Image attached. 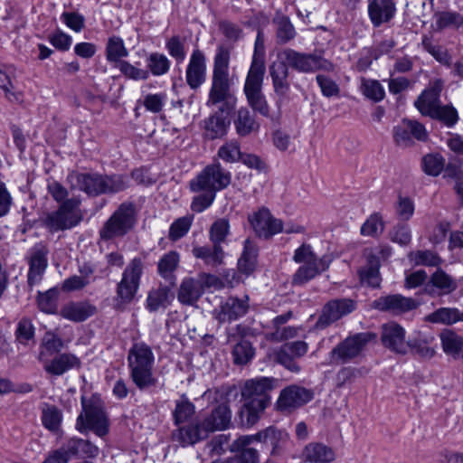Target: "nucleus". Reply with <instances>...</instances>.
<instances>
[{"mask_svg":"<svg viewBox=\"0 0 463 463\" xmlns=\"http://www.w3.org/2000/svg\"><path fill=\"white\" fill-rule=\"evenodd\" d=\"M265 71V63L256 61H251L243 88L245 94L260 91L262 90Z\"/></svg>","mask_w":463,"mask_h":463,"instance_id":"c9c22d12","label":"nucleus"},{"mask_svg":"<svg viewBox=\"0 0 463 463\" xmlns=\"http://www.w3.org/2000/svg\"><path fill=\"white\" fill-rule=\"evenodd\" d=\"M65 443L71 457L78 456L93 458L99 455V448L89 440L80 438H71Z\"/></svg>","mask_w":463,"mask_h":463,"instance_id":"58836bf2","label":"nucleus"},{"mask_svg":"<svg viewBox=\"0 0 463 463\" xmlns=\"http://www.w3.org/2000/svg\"><path fill=\"white\" fill-rule=\"evenodd\" d=\"M392 135L395 144L402 147L412 146L414 139L426 141L428 138V132L421 123L407 118L393 127Z\"/></svg>","mask_w":463,"mask_h":463,"instance_id":"4468645a","label":"nucleus"},{"mask_svg":"<svg viewBox=\"0 0 463 463\" xmlns=\"http://www.w3.org/2000/svg\"><path fill=\"white\" fill-rule=\"evenodd\" d=\"M419 303L411 298L400 294L383 296L372 303V307L380 311L390 312L394 315L403 314L405 312L417 308Z\"/></svg>","mask_w":463,"mask_h":463,"instance_id":"4be33fe9","label":"nucleus"},{"mask_svg":"<svg viewBox=\"0 0 463 463\" xmlns=\"http://www.w3.org/2000/svg\"><path fill=\"white\" fill-rule=\"evenodd\" d=\"M232 354L234 364L243 365L253 358L254 349L250 341L241 339L234 345Z\"/></svg>","mask_w":463,"mask_h":463,"instance_id":"603ef678","label":"nucleus"},{"mask_svg":"<svg viewBox=\"0 0 463 463\" xmlns=\"http://www.w3.org/2000/svg\"><path fill=\"white\" fill-rule=\"evenodd\" d=\"M97 312V307L87 301L71 302L65 305L61 310L62 317L73 321L82 322L92 317Z\"/></svg>","mask_w":463,"mask_h":463,"instance_id":"cd10ccee","label":"nucleus"},{"mask_svg":"<svg viewBox=\"0 0 463 463\" xmlns=\"http://www.w3.org/2000/svg\"><path fill=\"white\" fill-rule=\"evenodd\" d=\"M143 273V262L140 259H133L122 273L121 280L117 285V300L121 304H128L135 298Z\"/></svg>","mask_w":463,"mask_h":463,"instance_id":"ddd939ff","label":"nucleus"},{"mask_svg":"<svg viewBox=\"0 0 463 463\" xmlns=\"http://www.w3.org/2000/svg\"><path fill=\"white\" fill-rule=\"evenodd\" d=\"M424 321L431 324L452 326L463 322V312L457 307H439L424 317Z\"/></svg>","mask_w":463,"mask_h":463,"instance_id":"72a5a7b5","label":"nucleus"},{"mask_svg":"<svg viewBox=\"0 0 463 463\" xmlns=\"http://www.w3.org/2000/svg\"><path fill=\"white\" fill-rule=\"evenodd\" d=\"M232 423V411L227 402L216 406L202 421L179 427L173 431L174 441L186 447L206 439L211 432L226 430Z\"/></svg>","mask_w":463,"mask_h":463,"instance_id":"20e7f679","label":"nucleus"},{"mask_svg":"<svg viewBox=\"0 0 463 463\" xmlns=\"http://www.w3.org/2000/svg\"><path fill=\"white\" fill-rule=\"evenodd\" d=\"M137 211L132 203H123L99 231L100 240L108 241L127 235L136 225Z\"/></svg>","mask_w":463,"mask_h":463,"instance_id":"1a4fd4ad","label":"nucleus"},{"mask_svg":"<svg viewBox=\"0 0 463 463\" xmlns=\"http://www.w3.org/2000/svg\"><path fill=\"white\" fill-rule=\"evenodd\" d=\"M165 49L169 55L176 61L182 63L186 57L185 40L179 35H174L165 42Z\"/></svg>","mask_w":463,"mask_h":463,"instance_id":"864d4df0","label":"nucleus"},{"mask_svg":"<svg viewBox=\"0 0 463 463\" xmlns=\"http://www.w3.org/2000/svg\"><path fill=\"white\" fill-rule=\"evenodd\" d=\"M396 13L392 0H371L368 4V15L374 27L389 23Z\"/></svg>","mask_w":463,"mask_h":463,"instance_id":"bb28decb","label":"nucleus"},{"mask_svg":"<svg viewBox=\"0 0 463 463\" xmlns=\"http://www.w3.org/2000/svg\"><path fill=\"white\" fill-rule=\"evenodd\" d=\"M249 221L260 238L269 239L283 232L282 221L272 216L268 209H260L249 217Z\"/></svg>","mask_w":463,"mask_h":463,"instance_id":"f3484780","label":"nucleus"},{"mask_svg":"<svg viewBox=\"0 0 463 463\" xmlns=\"http://www.w3.org/2000/svg\"><path fill=\"white\" fill-rule=\"evenodd\" d=\"M313 399V392L298 385L284 388L277 401V408L280 411H291Z\"/></svg>","mask_w":463,"mask_h":463,"instance_id":"a211bd4d","label":"nucleus"},{"mask_svg":"<svg viewBox=\"0 0 463 463\" xmlns=\"http://www.w3.org/2000/svg\"><path fill=\"white\" fill-rule=\"evenodd\" d=\"M292 259L296 263L300 264L292 276L291 283L293 286L307 284L327 270L332 261L331 258L326 255L317 257L311 245L307 243H303L295 250Z\"/></svg>","mask_w":463,"mask_h":463,"instance_id":"0eeeda50","label":"nucleus"},{"mask_svg":"<svg viewBox=\"0 0 463 463\" xmlns=\"http://www.w3.org/2000/svg\"><path fill=\"white\" fill-rule=\"evenodd\" d=\"M16 340L22 345H27L34 337V326L29 318H22L15 330Z\"/></svg>","mask_w":463,"mask_h":463,"instance_id":"338daca9","label":"nucleus"},{"mask_svg":"<svg viewBox=\"0 0 463 463\" xmlns=\"http://www.w3.org/2000/svg\"><path fill=\"white\" fill-rule=\"evenodd\" d=\"M249 309V298L230 297L213 311V317L220 323L232 322L243 317Z\"/></svg>","mask_w":463,"mask_h":463,"instance_id":"6ab92c4d","label":"nucleus"},{"mask_svg":"<svg viewBox=\"0 0 463 463\" xmlns=\"http://www.w3.org/2000/svg\"><path fill=\"white\" fill-rule=\"evenodd\" d=\"M106 59L109 62L117 63V65L128 55V51L125 46L122 38L117 35L110 36L106 44Z\"/></svg>","mask_w":463,"mask_h":463,"instance_id":"ea45409f","label":"nucleus"},{"mask_svg":"<svg viewBox=\"0 0 463 463\" xmlns=\"http://www.w3.org/2000/svg\"><path fill=\"white\" fill-rule=\"evenodd\" d=\"M354 302L347 298L328 301L322 308L321 314L315 325L317 329H325L342 317L354 310Z\"/></svg>","mask_w":463,"mask_h":463,"instance_id":"dca6fc26","label":"nucleus"},{"mask_svg":"<svg viewBox=\"0 0 463 463\" xmlns=\"http://www.w3.org/2000/svg\"><path fill=\"white\" fill-rule=\"evenodd\" d=\"M155 355L145 343H135L128 351V364L130 378L139 390L155 387L157 383L153 373Z\"/></svg>","mask_w":463,"mask_h":463,"instance_id":"39448f33","label":"nucleus"},{"mask_svg":"<svg viewBox=\"0 0 463 463\" xmlns=\"http://www.w3.org/2000/svg\"><path fill=\"white\" fill-rule=\"evenodd\" d=\"M62 420L61 411L54 405L46 404L42 411L43 425L50 431H57Z\"/></svg>","mask_w":463,"mask_h":463,"instance_id":"8fccbe9b","label":"nucleus"},{"mask_svg":"<svg viewBox=\"0 0 463 463\" xmlns=\"http://www.w3.org/2000/svg\"><path fill=\"white\" fill-rule=\"evenodd\" d=\"M409 258L416 265L437 267L442 262L441 259L431 250L412 251L409 254Z\"/></svg>","mask_w":463,"mask_h":463,"instance_id":"bf43d9fd","label":"nucleus"},{"mask_svg":"<svg viewBox=\"0 0 463 463\" xmlns=\"http://www.w3.org/2000/svg\"><path fill=\"white\" fill-rule=\"evenodd\" d=\"M117 66L120 72L128 79L146 80L149 78V71L147 70L139 69L128 61H121Z\"/></svg>","mask_w":463,"mask_h":463,"instance_id":"e2e57ef3","label":"nucleus"},{"mask_svg":"<svg viewBox=\"0 0 463 463\" xmlns=\"http://www.w3.org/2000/svg\"><path fill=\"white\" fill-rule=\"evenodd\" d=\"M367 264L360 270V279L363 283L376 288L380 285V260L376 254H366Z\"/></svg>","mask_w":463,"mask_h":463,"instance_id":"4c0bfd02","label":"nucleus"},{"mask_svg":"<svg viewBox=\"0 0 463 463\" xmlns=\"http://www.w3.org/2000/svg\"><path fill=\"white\" fill-rule=\"evenodd\" d=\"M244 436H240L232 441V452L237 453L233 458L238 463H260V454L256 449L248 448L250 444H240Z\"/></svg>","mask_w":463,"mask_h":463,"instance_id":"a19ab883","label":"nucleus"},{"mask_svg":"<svg viewBox=\"0 0 463 463\" xmlns=\"http://www.w3.org/2000/svg\"><path fill=\"white\" fill-rule=\"evenodd\" d=\"M434 19L437 31H442L446 28H458L463 25V16L458 12H438L434 14Z\"/></svg>","mask_w":463,"mask_h":463,"instance_id":"49530a36","label":"nucleus"},{"mask_svg":"<svg viewBox=\"0 0 463 463\" xmlns=\"http://www.w3.org/2000/svg\"><path fill=\"white\" fill-rule=\"evenodd\" d=\"M171 292L167 287H159L152 289L146 298V307L149 311L155 312L159 308H165L171 302Z\"/></svg>","mask_w":463,"mask_h":463,"instance_id":"37998d69","label":"nucleus"},{"mask_svg":"<svg viewBox=\"0 0 463 463\" xmlns=\"http://www.w3.org/2000/svg\"><path fill=\"white\" fill-rule=\"evenodd\" d=\"M199 193L201 194L194 196L191 203V210L195 213H202L209 208L216 197V194L208 190H203Z\"/></svg>","mask_w":463,"mask_h":463,"instance_id":"774afa93","label":"nucleus"},{"mask_svg":"<svg viewBox=\"0 0 463 463\" xmlns=\"http://www.w3.org/2000/svg\"><path fill=\"white\" fill-rule=\"evenodd\" d=\"M444 163L443 156L439 154H429L422 158L423 170L429 175H439L444 168Z\"/></svg>","mask_w":463,"mask_h":463,"instance_id":"052dcab7","label":"nucleus"},{"mask_svg":"<svg viewBox=\"0 0 463 463\" xmlns=\"http://www.w3.org/2000/svg\"><path fill=\"white\" fill-rule=\"evenodd\" d=\"M192 222V216H184L175 220L170 226L169 239L175 241L184 237L189 232Z\"/></svg>","mask_w":463,"mask_h":463,"instance_id":"13d9d810","label":"nucleus"},{"mask_svg":"<svg viewBox=\"0 0 463 463\" xmlns=\"http://www.w3.org/2000/svg\"><path fill=\"white\" fill-rule=\"evenodd\" d=\"M381 339L386 348L397 354H407L408 344L405 341V330L397 323L390 322L383 325Z\"/></svg>","mask_w":463,"mask_h":463,"instance_id":"5701e85b","label":"nucleus"},{"mask_svg":"<svg viewBox=\"0 0 463 463\" xmlns=\"http://www.w3.org/2000/svg\"><path fill=\"white\" fill-rule=\"evenodd\" d=\"M288 439V434L285 430L269 426L256 434L245 435L244 438L241 439L240 444H251L254 441L269 444L271 446V456H279L281 454Z\"/></svg>","mask_w":463,"mask_h":463,"instance_id":"2eb2a0df","label":"nucleus"},{"mask_svg":"<svg viewBox=\"0 0 463 463\" xmlns=\"http://www.w3.org/2000/svg\"><path fill=\"white\" fill-rule=\"evenodd\" d=\"M171 61L163 53L152 52L146 58L147 71L154 76H162L170 70Z\"/></svg>","mask_w":463,"mask_h":463,"instance_id":"09e8293b","label":"nucleus"},{"mask_svg":"<svg viewBox=\"0 0 463 463\" xmlns=\"http://www.w3.org/2000/svg\"><path fill=\"white\" fill-rule=\"evenodd\" d=\"M48 253L47 247L41 243L34 245L30 250L28 257L29 270L27 274L29 286L33 287L41 282L48 266Z\"/></svg>","mask_w":463,"mask_h":463,"instance_id":"aec40b11","label":"nucleus"},{"mask_svg":"<svg viewBox=\"0 0 463 463\" xmlns=\"http://www.w3.org/2000/svg\"><path fill=\"white\" fill-rule=\"evenodd\" d=\"M195 413L194 405L186 398L182 396L175 401V407L173 411L174 421L175 425L187 422Z\"/></svg>","mask_w":463,"mask_h":463,"instance_id":"de8ad7c7","label":"nucleus"},{"mask_svg":"<svg viewBox=\"0 0 463 463\" xmlns=\"http://www.w3.org/2000/svg\"><path fill=\"white\" fill-rule=\"evenodd\" d=\"M232 443L230 434H219L213 437L206 447L211 457L222 456L228 450L232 452Z\"/></svg>","mask_w":463,"mask_h":463,"instance_id":"3c124183","label":"nucleus"},{"mask_svg":"<svg viewBox=\"0 0 463 463\" xmlns=\"http://www.w3.org/2000/svg\"><path fill=\"white\" fill-rule=\"evenodd\" d=\"M229 64L230 51L223 45L218 46L213 59L211 88L205 103L208 108H217V111L202 121L203 135L209 140L226 136L230 121L222 114H229L235 108L236 97L231 90Z\"/></svg>","mask_w":463,"mask_h":463,"instance_id":"f257e3e1","label":"nucleus"},{"mask_svg":"<svg viewBox=\"0 0 463 463\" xmlns=\"http://www.w3.org/2000/svg\"><path fill=\"white\" fill-rule=\"evenodd\" d=\"M289 68L301 73L335 71L334 63L326 59L321 52H301L291 48L283 49L278 53L277 61L269 66L274 91L280 97L287 96L289 91Z\"/></svg>","mask_w":463,"mask_h":463,"instance_id":"f03ea898","label":"nucleus"},{"mask_svg":"<svg viewBox=\"0 0 463 463\" xmlns=\"http://www.w3.org/2000/svg\"><path fill=\"white\" fill-rule=\"evenodd\" d=\"M430 118L442 122L448 128L454 127L458 121V111L452 105H440Z\"/></svg>","mask_w":463,"mask_h":463,"instance_id":"5fc2aeb1","label":"nucleus"},{"mask_svg":"<svg viewBox=\"0 0 463 463\" xmlns=\"http://www.w3.org/2000/svg\"><path fill=\"white\" fill-rule=\"evenodd\" d=\"M443 352L453 358L459 357L463 351V336L452 329H443L439 334Z\"/></svg>","mask_w":463,"mask_h":463,"instance_id":"f704fd0d","label":"nucleus"},{"mask_svg":"<svg viewBox=\"0 0 463 463\" xmlns=\"http://www.w3.org/2000/svg\"><path fill=\"white\" fill-rule=\"evenodd\" d=\"M433 341V337H417L407 341L408 351L411 350L412 353L424 358H431L435 354L434 348L430 346V344Z\"/></svg>","mask_w":463,"mask_h":463,"instance_id":"6e6d98bb","label":"nucleus"},{"mask_svg":"<svg viewBox=\"0 0 463 463\" xmlns=\"http://www.w3.org/2000/svg\"><path fill=\"white\" fill-rule=\"evenodd\" d=\"M373 337L374 335L369 332L357 333L346 337L329 353V364L338 365L354 361L362 354Z\"/></svg>","mask_w":463,"mask_h":463,"instance_id":"f8f14e48","label":"nucleus"},{"mask_svg":"<svg viewBox=\"0 0 463 463\" xmlns=\"http://www.w3.org/2000/svg\"><path fill=\"white\" fill-rule=\"evenodd\" d=\"M192 253L195 259L202 260L206 266L212 268L222 265L225 256L222 247L214 243L212 246H194Z\"/></svg>","mask_w":463,"mask_h":463,"instance_id":"c85d7f7f","label":"nucleus"},{"mask_svg":"<svg viewBox=\"0 0 463 463\" xmlns=\"http://www.w3.org/2000/svg\"><path fill=\"white\" fill-rule=\"evenodd\" d=\"M421 45L423 49L428 52L438 62L447 67L451 66L452 57L445 47L433 43L431 39L427 35H423Z\"/></svg>","mask_w":463,"mask_h":463,"instance_id":"c03bdc74","label":"nucleus"},{"mask_svg":"<svg viewBox=\"0 0 463 463\" xmlns=\"http://www.w3.org/2000/svg\"><path fill=\"white\" fill-rule=\"evenodd\" d=\"M44 351L39 354V360L43 362L45 372L53 376H60L69 370L80 367V360L74 354L63 353L57 354L51 361H44Z\"/></svg>","mask_w":463,"mask_h":463,"instance_id":"393cba45","label":"nucleus"},{"mask_svg":"<svg viewBox=\"0 0 463 463\" xmlns=\"http://www.w3.org/2000/svg\"><path fill=\"white\" fill-rule=\"evenodd\" d=\"M233 125L237 135L241 137L256 133L260 128V124L246 107H241L236 111Z\"/></svg>","mask_w":463,"mask_h":463,"instance_id":"c756f323","label":"nucleus"},{"mask_svg":"<svg viewBox=\"0 0 463 463\" xmlns=\"http://www.w3.org/2000/svg\"><path fill=\"white\" fill-rule=\"evenodd\" d=\"M384 230V222L378 213H374L364 222L361 234L364 236L377 237Z\"/></svg>","mask_w":463,"mask_h":463,"instance_id":"4d7b16f0","label":"nucleus"},{"mask_svg":"<svg viewBox=\"0 0 463 463\" xmlns=\"http://www.w3.org/2000/svg\"><path fill=\"white\" fill-rule=\"evenodd\" d=\"M206 57L199 48L193 50L185 71L187 85L192 90L200 88L206 80Z\"/></svg>","mask_w":463,"mask_h":463,"instance_id":"412c9836","label":"nucleus"},{"mask_svg":"<svg viewBox=\"0 0 463 463\" xmlns=\"http://www.w3.org/2000/svg\"><path fill=\"white\" fill-rule=\"evenodd\" d=\"M248 104L257 113L263 117L269 116V108L262 90L245 94Z\"/></svg>","mask_w":463,"mask_h":463,"instance_id":"680f3d73","label":"nucleus"},{"mask_svg":"<svg viewBox=\"0 0 463 463\" xmlns=\"http://www.w3.org/2000/svg\"><path fill=\"white\" fill-rule=\"evenodd\" d=\"M80 204L81 199L79 196L67 199L55 211L46 213L43 219V226L52 233L78 226L84 218Z\"/></svg>","mask_w":463,"mask_h":463,"instance_id":"6e6552de","label":"nucleus"},{"mask_svg":"<svg viewBox=\"0 0 463 463\" xmlns=\"http://www.w3.org/2000/svg\"><path fill=\"white\" fill-rule=\"evenodd\" d=\"M71 187H77L89 195L114 194L125 190L127 177L120 175H102L99 174L71 173L67 177Z\"/></svg>","mask_w":463,"mask_h":463,"instance_id":"423d86ee","label":"nucleus"},{"mask_svg":"<svg viewBox=\"0 0 463 463\" xmlns=\"http://www.w3.org/2000/svg\"><path fill=\"white\" fill-rule=\"evenodd\" d=\"M232 181V174L224 169L220 162L206 165L194 178L189 182L193 193L208 190L214 194L225 189Z\"/></svg>","mask_w":463,"mask_h":463,"instance_id":"9d476101","label":"nucleus"},{"mask_svg":"<svg viewBox=\"0 0 463 463\" xmlns=\"http://www.w3.org/2000/svg\"><path fill=\"white\" fill-rule=\"evenodd\" d=\"M276 27V39L279 44H285L296 36V30L289 18L280 12H277L272 19Z\"/></svg>","mask_w":463,"mask_h":463,"instance_id":"e433bc0d","label":"nucleus"},{"mask_svg":"<svg viewBox=\"0 0 463 463\" xmlns=\"http://www.w3.org/2000/svg\"><path fill=\"white\" fill-rule=\"evenodd\" d=\"M442 88L443 82L437 80L415 100L414 105L422 116L430 117L441 105L440 92Z\"/></svg>","mask_w":463,"mask_h":463,"instance_id":"a878e982","label":"nucleus"},{"mask_svg":"<svg viewBox=\"0 0 463 463\" xmlns=\"http://www.w3.org/2000/svg\"><path fill=\"white\" fill-rule=\"evenodd\" d=\"M258 256V249L256 245L249 239L244 241V249L241 258L238 260L239 269L245 273L250 274L256 266Z\"/></svg>","mask_w":463,"mask_h":463,"instance_id":"79ce46f5","label":"nucleus"},{"mask_svg":"<svg viewBox=\"0 0 463 463\" xmlns=\"http://www.w3.org/2000/svg\"><path fill=\"white\" fill-rule=\"evenodd\" d=\"M203 288L200 282L194 278H185L182 280L178 292L177 299L183 305H194L203 295Z\"/></svg>","mask_w":463,"mask_h":463,"instance_id":"7c9ffc66","label":"nucleus"},{"mask_svg":"<svg viewBox=\"0 0 463 463\" xmlns=\"http://www.w3.org/2000/svg\"><path fill=\"white\" fill-rule=\"evenodd\" d=\"M217 157L227 164L240 162L241 158V150L240 142L236 139H231L224 142L216 154Z\"/></svg>","mask_w":463,"mask_h":463,"instance_id":"a18cd8bd","label":"nucleus"},{"mask_svg":"<svg viewBox=\"0 0 463 463\" xmlns=\"http://www.w3.org/2000/svg\"><path fill=\"white\" fill-rule=\"evenodd\" d=\"M457 287L456 280L439 268L425 283L423 291L431 297H439L450 294Z\"/></svg>","mask_w":463,"mask_h":463,"instance_id":"b1692460","label":"nucleus"},{"mask_svg":"<svg viewBox=\"0 0 463 463\" xmlns=\"http://www.w3.org/2000/svg\"><path fill=\"white\" fill-rule=\"evenodd\" d=\"M272 377H258L245 382L241 389L243 405L240 415L242 424L250 428L260 419L270 403V392L275 388Z\"/></svg>","mask_w":463,"mask_h":463,"instance_id":"7ed1b4c3","label":"nucleus"},{"mask_svg":"<svg viewBox=\"0 0 463 463\" xmlns=\"http://www.w3.org/2000/svg\"><path fill=\"white\" fill-rule=\"evenodd\" d=\"M81 404L82 412L76 420L77 430L80 433L92 430L99 437L105 436L109 432V422L102 406L92 400L87 401L84 397Z\"/></svg>","mask_w":463,"mask_h":463,"instance_id":"9b49d317","label":"nucleus"},{"mask_svg":"<svg viewBox=\"0 0 463 463\" xmlns=\"http://www.w3.org/2000/svg\"><path fill=\"white\" fill-rule=\"evenodd\" d=\"M180 254L175 250L165 253L157 263L158 274L170 284L174 285L176 279L175 271L179 267Z\"/></svg>","mask_w":463,"mask_h":463,"instance_id":"2f4dec72","label":"nucleus"},{"mask_svg":"<svg viewBox=\"0 0 463 463\" xmlns=\"http://www.w3.org/2000/svg\"><path fill=\"white\" fill-rule=\"evenodd\" d=\"M303 457L310 463H330L335 459V452L323 443H309L303 450Z\"/></svg>","mask_w":463,"mask_h":463,"instance_id":"473e14b6","label":"nucleus"},{"mask_svg":"<svg viewBox=\"0 0 463 463\" xmlns=\"http://www.w3.org/2000/svg\"><path fill=\"white\" fill-rule=\"evenodd\" d=\"M58 291L51 288L40 293L37 298L39 308L45 313H54L57 308Z\"/></svg>","mask_w":463,"mask_h":463,"instance_id":"69168bd1","label":"nucleus"},{"mask_svg":"<svg viewBox=\"0 0 463 463\" xmlns=\"http://www.w3.org/2000/svg\"><path fill=\"white\" fill-rule=\"evenodd\" d=\"M229 222L226 219H219L213 223L210 229V241L221 245L229 234Z\"/></svg>","mask_w":463,"mask_h":463,"instance_id":"0e129e2a","label":"nucleus"}]
</instances>
